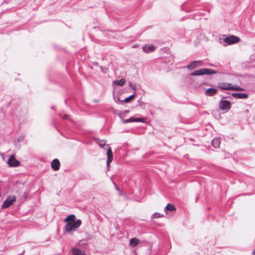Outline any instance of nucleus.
Wrapping results in <instances>:
<instances>
[{
    "instance_id": "obj_1",
    "label": "nucleus",
    "mask_w": 255,
    "mask_h": 255,
    "mask_svg": "<svg viewBox=\"0 0 255 255\" xmlns=\"http://www.w3.org/2000/svg\"><path fill=\"white\" fill-rule=\"evenodd\" d=\"M217 71L208 68H202L199 70H197L193 72L190 74V75L196 76H201L203 75H210L217 74Z\"/></svg>"
},
{
    "instance_id": "obj_2",
    "label": "nucleus",
    "mask_w": 255,
    "mask_h": 255,
    "mask_svg": "<svg viewBox=\"0 0 255 255\" xmlns=\"http://www.w3.org/2000/svg\"><path fill=\"white\" fill-rule=\"evenodd\" d=\"M81 221L78 219L73 224H66L64 228V233L66 234L75 230V229L80 227L81 225Z\"/></svg>"
},
{
    "instance_id": "obj_3",
    "label": "nucleus",
    "mask_w": 255,
    "mask_h": 255,
    "mask_svg": "<svg viewBox=\"0 0 255 255\" xmlns=\"http://www.w3.org/2000/svg\"><path fill=\"white\" fill-rule=\"evenodd\" d=\"M16 197L15 196H8L5 200L3 202V203L1 205L2 209H6L11 206L13 203L15 201Z\"/></svg>"
},
{
    "instance_id": "obj_4",
    "label": "nucleus",
    "mask_w": 255,
    "mask_h": 255,
    "mask_svg": "<svg viewBox=\"0 0 255 255\" xmlns=\"http://www.w3.org/2000/svg\"><path fill=\"white\" fill-rule=\"evenodd\" d=\"M240 40V38L235 35H229L224 39V41L227 44V45L236 44Z\"/></svg>"
},
{
    "instance_id": "obj_5",
    "label": "nucleus",
    "mask_w": 255,
    "mask_h": 255,
    "mask_svg": "<svg viewBox=\"0 0 255 255\" xmlns=\"http://www.w3.org/2000/svg\"><path fill=\"white\" fill-rule=\"evenodd\" d=\"M203 62L201 60L193 61L187 66V68L189 70H192L200 67L203 66Z\"/></svg>"
},
{
    "instance_id": "obj_6",
    "label": "nucleus",
    "mask_w": 255,
    "mask_h": 255,
    "mask_svg": "<svg viewBox=\"0 0 255 255\" xmlns=\"http://www.w3.org/2000/svg\"><path fill=\"white\" fill-rule=\"evenodd\" d=\"M7 163L11 167H18L20 164V162L15 158L14 155L10 156L7 161Z\"/></svg>"
},
{
    "instance_id": "obj_7",
    "label": "nucleus",
    "mask_w": 255,
    "mask_h": 255,
    "mask_svg": "<svg viewBox=\"0 0 255 255\" xmlns=\"http://www.w3.org/2000/svg\"><path fill=\"white\" fill-rule=\"evenodd\" d=\"M219 106L220 109L222 110H229L231 108L230 102L227 100L221 99L219 102Z\"/></svg>"
},
{
    "instance_id": "obj_8",
    "label": "nucleus",
    "mask_w": 255,
    "mask_h": 255,
    "mask_svg": "<svg viewBox=\"0 0 255 255\" xmlns=\"http://www.w3.org/2000/svg\"><path fill=\"white\" fill-rule=\"evenodd\" d=\"M232 96L236 99H245L248 98V94L243 93H234L232 94Z\"/></svg>"
},
{
    "instance_id": "obj_9",
    "label": "nucleus",
    "mask_w": 255,
    "mask_h": 255,
    "mask_svg": "<svg viewBox=\"0 0 255 255\" xmlns=\"http://www.w3.org/2000/svg\"><path fill=\"white\" fill-rule=\"evenodd\" d=\"M60 163L58 159H54L51 162V168L54 171L58 170L60 168Z\"/></svg>"
},
{
    "instance_id": "obj_10",
    "label": "nucleus",
    "mask_w": 255,
    "mask_h": 255,
    "mask_svg": "<svg viewBox=\"0 0 255 255\" xmlns=\"http://www.w3.org/2000/svg\"><path fill=\"white\" fill-rule=\"evenodd\" d=\"M232 84L229 83H222L218 86V88L223 90H231Z\"/></svg>"
},
{
    "instance_id": "obj_11",
    "label": "nucleus",
    "mask_w": 255,
    "mask_h": 255,
    "mask_svg": "<svg viewBox=\"0 0 255 255\" xmlns=\"http://www.w3.org/2000/svg\"><path fill=\"white\" fill-rule=\"evenodd\" d=\"M107 166H109V163H111L112 162V161L113 160V152L112 151L111 147H110L109 146H108V148L107 149Z\"/></svg>"
},
{
    "instance_id": "obj_12",
    "label": "nucleus",
    "mask_w": 255,
    "mask_h": 255,
    "mask_svg": "<svg viewBox=\"0 0 255 255\" xmlns=\"http://www.w3.org/2000/svg\"><path fill=\"white\" fill-rule=\"evenodd\" d=\"M76 220L75 216L73 214H71L64 219V222L67 224H73Z\"/></svg>"
},
{
    "instance_id": "obj_13",
    "label": "nucleus",
    "mask_w": 255,
    "mask_h": 255,
    "mask_svg": "<svg viewBox=\"0 0 255 255\" xmlns=\"http://www.w3.org/2000/svg\"><path fill=\"white\" fill-rule=\"evenodd\" d=\"M217 92V90L214 88H210L206 90L205 94L208 96H213Z\"/></svg>"
},
{
    "instance_id": "obj_14",
    "label": "nucleus",
    "mask_w": 255,
    "mask_h": 255,
    "mask_svg": "<svg viewBox=\"0 0 255 255\" xmlns=\"http://www.w3.org/2000/svg\"><path fill=\"white\" fill-rule=\"evenodd\" d=\"M155 49V47L153 45H145L142 47L143 51L146 53L154 51Z\"/></svg>"
},
{
    "instance_id": "obj_15",
    "label": "nucleus",
    "mask_w": 255,
    "mask_h": 255,
    "mask_svg": "<svg viewBox=\"0 0 255 255\" xmlns=\"http://www.w3.org/2000/svg\"><path fill=\"white\" fill-rule=\"evenodd\" d=\"M72 252L73 255H86L85 252L76 248H73Z\"/></svg>"
},
{
    "instance_id": "obj_16",
    "label": "nucleus",
    "mask_w": 255,
    "mask_h": 255,
    "mask_svg": "<svg viewBox=\"0 0 255 255\" xmlns=\"http://www.w3.org/2000/svg\"><path fill=\"white\" fill-rule=\"evenodd\" d=\"M220 138L215 137L212 139L211 141V144L214 147L217 148L220 146Z\"/></svg>"
},
{
    "instance_id": "obj_17",
    "label": "nucleus",
    "mask_w": 255,
    "mask_h": 255,
    "mask_svg": "<svg viewBox=\"0 0 255 255\" xmlns=\"http://www.w3.org/2000/svg\"><path fill=\"white\" fill-rule=\"evenodd\" d=\"M164 210L166 213H167V211H175L176 210V208L173 204L168 203L164 208Z\"/></svg>"
},
{
    "instance_id": "obj_18",
    "label": "nucleus",
    "mask_w": 255,
    "mask_h": 255,
    "mask_svg": "<svg viewBox=\"0 0 255 255\" xmlns=\"http://www.w3.org/2000/svg\"><path fill=\"white\" fill-rule=\"evenodd\" d=\"M126 79L122 78L119 80H115L113 81V83L118 86H123L126 83Z\"/></svg>"
},
{
    "instance_id": "obj_19",
    "label": "nucleus",
    "mask_w": 255,
    "mask_h": 255,
    "mask_svg": "<svg viewBox=\"0 0 255 255\" xmlns=\"http://www.w3.org/2000/svg\"><path fill=\"white\" fill-rule=\"evenodd\" d=\"M138 243H139L138 239H137L135 238H131L129 241V245L131 246L132 247H135L138 245Z\"/></svg>"
},
{
    "instance_id": "obj_20",
    "label": "nucleus",
    "mask_w": 255,
    "mask_h": 255,
    "mask_svg": "<svg viewBox=\"0 0 255 255\" xmlns=\"http://www.w3.org/2000/svg\"><path fill=\"white\" fill-rule=\"evenodd\" d=\"M135 97L134 94H132L127 98H126L123 101H120V103H128L131 100H132Z\"/></svg>"
},
{
    "instance_id": "obj_21",
    "label": "nucleus",
    "mask_w": 255,
    "mask_h": 255,
    "mask_svg": "<svg viewBox=\"0 0 255 255\" xmlns=\"http://www.w3.org/2000/svg\"><path fill=\"white\" fill-rule=\"evenodd\" d=\"M120 117L121 118V119L122 120V123L123 124H127V123H129L134 122V118H133V117H130L129 119H126V120L123 119L122 117H121V116H120Z\"/></svg>"
},
{
    "instance_id": "obj_22",
    "label": "nucleus",
    "mask_w": 255,
    "mask_h": 255,
    "mask_svg": "<svg viewBox=\"0 0 255 255\" xmlns=\"http://www.w3.org/2000/svg\"><path fill=\"white\" fill-rule=\"evenodd\" d=\"M231 90H234V91H243L244 89L240 87L239 86H237L236 85H232L231 87Z\"/></svg>"
},
{
    "instance_id": "obj_23",
    "label": "nucleus",
    "mask_w": 255,
    "mask_h": 255,
    "mask_svg": "<svg viewBox=\"0 0 255 255\" xmlns=\"http://www.w3.org/2000/svg\"><path fill=\"white\" fill-rule=\"evenodd\" d=\"M163 217V215L161 214L160 213H159L158 212H155L152 215L151 218L152 219L158 218H160V217Z\"/></svg>"
},
{
    "instance_id": "obj_24",
    "label": "nucleus",
    "mask_w": 255,
    "mask_h": 255,
    "mask_svg": "<svg viewBox=\"0 0 255 255\" xmlns=\"http://www.w3.org/2000/svg\"><path fill=\"white\" fill-rule=\"evenodd\" d=\"M60 117L63 118L64 120H69V121L71 120V119L70 117V116L68 115L60 114Z\"/></svg>"
},
{
    "instance_id": "obj_25",
    "label": "nucleus",
    "mask_w": 255,
    "mask_h": 255,
    "mask_svg": "<svg viewBox=\"0 0 255 255\" xmlns=\"http://www.w3.org/2000/svg\"><path fill=\"white\" fill-rule=\"evenodd\" d=\"M137 103H138V105L140 107H141L142 108H145V103L144 102H143V101H142L141 100H138L137 101Z\"/></svg>"
},
{
    "instance_id": "obj_26",
    "label": "nucleus",
    "mask_w": 255,
    "mask_h": 255,
    "mask_svg": "<svg viewBox=\"0 0 255 255\" xmlns=\"http://www.w3.org/2000/svg\"><path fill=\"white\" fill-rule=\"evenodd\" d=\"M106 140H103L101 141L100 143H98L99 146L102 148H104V146L106 145Z\"/></svg>"
},
{
    "instance_id": "obj_27",
    "label": "nucleus",
    "mask_w": 255,
    "mask_h": 255,
    "mask_svg": "<svg viewBox=\"0 0 255 255\" xmlns=\"http://www.w3.org/2000/svg\"><path fill=\"white\" fill-rule=\"evenodd\" d=\"M134 122H143V120L141 118H134Z\"/></svg>"
},
{
    "instance_id": "obj_28",
    "label": "nucleus",
    "mask_w": 255,
    "mask_h": 255,
    "mask_svg": "<svg viewBox=\"0 0 255 255\" xmlns=\"http://www.w3.org/2000/svg\"><path fill=\"white\" fill-rule=\"evenodd\" d=\"M100 68L102 72H103L104 73H106L107 69L106 68H103V67H102V66H100Z\"/></svg>"
},
{
    "instance_id": "obj_29",
    "label": "nucleus",
    "mask_w": 255,
    "mask_h": 255,
    "mask_svg": "<svg viewBox=\"0 0 255 255\" xmlns=\"http://www.w3.org/2000/svg\"><path fill=\"white\" fill-rule=\"evenodd\" d=\"M129 86L133 90L135 89V85L131 83H129Z\"/></svg>"
},
{
    "instance_id": "obj_30",
    "label": "nucleus",
    "mask_w": 255,
    "mask_h": 255,
    "mask_svg": "<svg viewBox=\"0 0 255 255\" xmlns=\"http://www.w3.org/2000/svg\"><path fill=\"white\" fill-rule=\"evenodd\" d=\"M24 137L23 136H20V137H19L18 139H17V141L20 142V141H22L23 140H24Z\"/></svg>"
},
{
    "instance_id": "obj_31",
    "label": "nucleus",
    "mask_w": 255,
    "mask_h": 255,
    "mask_svg": "<svg viewBox=\"0 0 255 255\" xmlns=\"http://www.w3.org/2000/svg\"><path fill=\"white\" fill-rule=\"evenodd\" d=\"M114 185L115 186V188L121 194V190L117 186V185H116V184L114 183Z\"/></svg>"
},
{
    "instance_id": "obj_32",
    "label": "nucleus",
    "mask_w": 255,
    "mask_h": 255,
    "mask_svg": "<svg viewBox=\"0 0 255 255\" xmlns=\"http://www.w3.org/2000/svg\"><path fill=\"white\" fill-rule=\"evenodd\" d=\"M94 65H95V66H98V63L97 62H95L93 63Z\"/></svg>"
},
{
    "instance_id": "obj_33",
    "label": "nucleus",
    "mask_w": 255,
    "mask_h": 255,
    "mask_svg": "<svg viewBox=\"0 0 255 255\" xmlns=\"http://www.w3.org/2000/svg\"><path fill=\"white\" fill-rule=\"evenodd\" d=\"M129 130H124L123 131V132H129Z\"/></svg>"
},
{
    "instance_id": "obj_34",
    "label": "nucleus",
    "mask_w": 255,
    "mask_h": 255,
    "mask_svg": "<svg viewBox=\"0 0 255 255\" xmlns=\"http://www.w3.org/2000/svg\"><path fill=\"white\" fill-rule=\"evenodd\" d=\"M55 106H51V108L52 109V110H54L55 109Z\"/></svg>"
},
{
    "instance_id": "obj_35",
    "label": "nucleus",
    "mask_w": 255,
    "mask_h": 255,
    "mask_svg": "<svg viewBox=\"0 0 255 255\" xmlns=\"http://www.w3.org/2000/svg\"><path fill=\"white\" fill-rule=\"evenodd\" d=\"M24 251H23L21 254H20L18 255H22L24 253Z\"/></svg>"
},
{
    "instance_id": "obj_36",
    "label": "nucleus",
    "mask_w": 255,
    "mask_h": 255,
    "mask_svg": "<svg viewBox=\"0 0 255 255\" xmlns=\"http://www.w3.org/2000/svg\"><path fill=\"white\" fill-rule=\"evenodd\" d=\"M253 255H255V250L253 252Z\"/></svg>"
},
{
    "instance_id": "obj_37",
    "label": "nucleus",
    "mask_w": 255,
    "mask_h": 255,
    "mask_svg": "<svg viewBox=\"0 0 255 255\" xmlns=\"http://www.w3.org/2000/svg\"><path fill=\"white\" fill-rule=\"evenodd\" d=\"M65 103L66 104H67V100H65Z\"/></svg>"
},
{
    "instance_id": "obj_38",
    "label": "nucleus",
    "mask_w": 255,
    "mask_h": 255,
    "mask_svg": "<svg viewBox=\"0 0 255 255\" xmlns=\"http://www.w3.org/2000/svg\"><path fill=\"white\" fill-rule=\"evenodd\" d=\"M118 101L120 103V101H121V100H120V99H118Z\"/></svg>"
},
{
    "instance_id": "obj_39",
    "label": "nucleus",
    "mask_w": 255,
    "mask_h": 255,
    "mask_svg": "<svg viewBox=\"0 0 255 255\" xmlns=\"http://www.w3.org/2000/svg\"><path fill=\"white\" fill-rule=\"evenodd\" d=\"M95 102L97 103V102H98V100H95Z\"/></svg>"
},
{
    "instance_id": "obj_40",
    "label": "nucleus",
    "mask_w": 255,
    "mask_h": 255,
    "mask_svg": "<svg viewBox=\"0 0 255 255\" xmlns=\"http://www.w3.org/2000/svg\"><path fill=\"white\" fill-rule=\"evenodd\" d=\"M181 9H182V8H183V6L182 5L181 6Z\"/></svg>"
},
{
    "instance_id": "obj_41",
    "label": "nucleus",
    "mask_w": 255,
    "mask_h": 255,
    "mask_svg": "<svg viewBox=\"0 0 255 255\" xmlns=\"http://www.w3.org/2000/svg\"><path fill=\"white\" fill-rule=\"evenodd\" d=\"M225 98H226V97H223V99H225Z\"/></svg>"
}]
</instances>
